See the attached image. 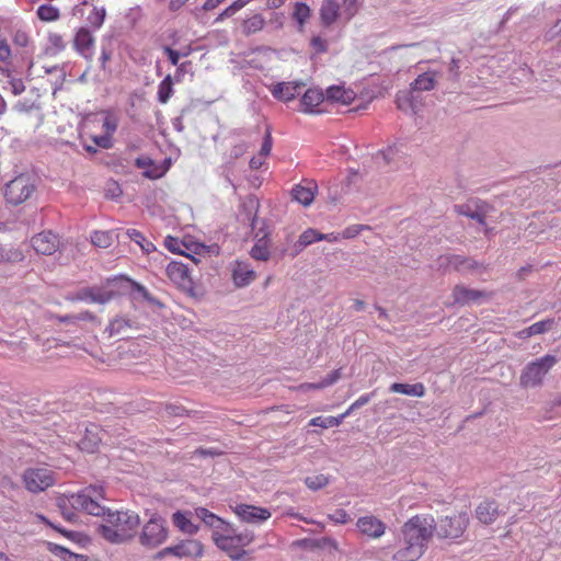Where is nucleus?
<instances>
[{
	"label": "nucleus",
	"instance_id": "nucleus-27",
	"mask_svg": "<svg viewBox=\"0 0 561 561\" xmlns=\"http://www.w3.org/2000/svg\"><path fill=\"white\" fill-rule=\"evenodd\" d=\"M114 293L100 287H92L83 289L80 298L90 302L104 305L112 300Z\"/></svg>",
	"mask_w": 561,
	"mask_h": 561
},
{
	"label": "nucleus",
	"instance_id": "nucleus-5",
	"mask_svg": "<svg viewBox=\"0 0 561 561\" xmlns=\"http://www.w3.org/2000/svg\"><path fill=\"white\" fill-rule=\"evenodd\" d=\"M557 364V358L553 355H545L528 365L523 369L519 383L523 388H535L542 383L545 376Z\"/></svg>",
	"mask_w": 561,
	"mask_h": 561
},
{
	"label": "nucleus",
	"instance_id": "nucleus-54",
	"mask_svg": "<svg viewBox=\"0 0 561 561\" xmlns=\"http://www.w3.org/2000/svg\"><path fill=\"white\" fill-rule=\"evenodd\" d=\"M164 245L167 249L173 253H183L181 250V242L179 239L173 237H167L164 240Z\"/></svg>",
	"mask_w": 561,
	"mask_h": 561
},
{
	"label": "nucleus",
	"instance_id": "nucleus-64",
	"mask_svg": "<svg viewBox=\"0 0 561 561\" xmlns=\"http://www.w3.org/2000/svg\"><path fill=\"white\" fill-rule=\"evenodd\" d=\"M363 229L362 226H357V225H354V226H350L347 227L343 232H342V237L345 238V239H352V238H355L359 232L360 230Z\"/></svg>",
	"mask_w": 561,
	"mask_h": 561
},
{
	"label": "nucleus",
	"instance_id": "nucleus-13",
	"mask_svg": "<svg viewBox=\"0 0 561 561\" xmlns=\"http://www.w3.org/2000/svg\"><path fill=\"white\" fill-rule=\"evenodd\" d=\"M317 191L318 185L314 181L305 180L293 187L291 196L299 204L309 206L313 202Z\"/></svg>",
	"mask_w": 561,
	"mask_h": 561
},
{
	"label": "nucleus",
	"instance_id": "nucleus-7",
	"mask_svg": "<svg viewBox=\"0 0 561 561\" xmlns=\"http://www.w3.org/2000/svg\"><path fill=\"white\" fill-rule=\"evenodd\" d=\"M55 473L47 467L28 468L23 473L25 488L33 493L42 492L55 483Z\"/></svg>",
	"mask_w": 561,
	"mask_h": 561
},
{
	"label": "nucleus",
	"instance_id": "nucleus-4",
	"mask_svg": "<svg viewBox=\"0 0 561 561\" xmlns=\"http://www.w3.org/2000/svg\"><path fill=\"white\" fill-rule=\"evenodd\" d=\"M435 531V519L432 515H416L410 518L402 528L404 539L425 547Z\"/></svg>",
	"mask_w": 561,
	"mask_h": 561
},
{
	"label": "nucleus",
	"instance_id": "nucleus-31",
	"mask_svg": "<svg viewBox=\"0 0 561 561\" xmlns=\"http://www.w3.org/2000/svg\"><path fill=\"white\" fill-rule=\"evenodd\" d=\"M190 513L178 511L172 515V522L176 528L187 535H195L198 526L194 525L188 517Z\"/></svg>",
	"mask_w": 561,
	"mask_h": 561
},
{
	"label": "nucleus",
	"instance_id": "nucleus-50",
	"mask_svg": "<svg viewBox=\"0 0 561 561\" xmlns=\"http://www.w3.org/2000/svg\"><path fill=\"white\" fill-rule=\"evenodd\" d=\"M117 118L113 115H106L103 119V131L104 134L108 135L112 137V135L115 133V130L117 129Z\"/></svg>",
	"mask_w": 561,
	"mask_h": 561
},
{
	"label": "nucleus",
	"instance_id": "nucleus-35",
	"mask_svg": "<svg viewBox=\"0 0 561 561\" xmlns=\"http://www.w3.org/2000/svg\"><path fill=\"white\" fill-rule=\"evenodd\" d=\"M455 209L458 214L478 221L481 226H486L485 211L483 210V206L479 207L477 210H471L468 205H458L455 206Z\"/></svg>",
	"mask_w": 561,
	"mask_h": 561
},
{
	"label": "nucleus",
	"instance_id": "nucleus-49",
	"mask_svg": "<svg viewBox=\"0 0 561 561\" xmlns=\"http://www.w3.org/2000/svg\"><path fill=\"white\" fill-rule=\"evenodd\" d=\"M13 43L19 47L26 48L31 45V37L25 31L18 30L13 35Z\"/></svg>",
	"mask_w": 561,
	"mask_h": 561
},
{
	"label": "nucleus",
	"instance_id": "nucleus-11",
	"mask_svg": "<svg viewBox=\"0 0 561 561\" xmlns=\"http://www.w3.org/2000/svg\"><path fill=\"white\" fill-rule=\"evenodd\" d=\"M33 249L44 255L53 254L59 247V238L51 231H43L32 238Z\"/></svg>",
	"mask_w": 561,
	"mask_h": 561
},
{
	"label": "nucleus",
	"instance_id": "nucleus-46",
	"mask_svg": "<svg viewBox=\"0 0 561 561\" xmlns=\"http://www.w3.org/2000/svg\"><path fill=\"white\" fill-rule=\"evenodd\" d=\"M305 483L310 490L317 491V490H320V489L324 488L325 485H328L329 477H327L324 474H316V476L307 477L305 479Z\"/></svg>",
	"mask_w": 561,
	"mask_h": 561
},
{
	"label": "nucleus",
	"instance_id": "nucleus-29",
	"mask_svg": "<svg viewBox=\"0 0 561 561\" xmlns=\"http://www.w3.org/2000/svg\"><path fill=\"white\" fill-rule=\"evenodd\" d=\"M463 264H471L469 262V257H465L461 255H455V254H447V255H442L438 257L439 268H443L446 272H450V271L461 272Z\"/></svg>",
	"mask_w": 561,
	"mask_h": 561
},
{
	"label": "nucleus",
	"instance_id": "nucleus-1",
	"mask_svg": "<svg viewBox=\"0 0 561 561\" xmlns=\"http://www.w3.org/2000/svg\"><path fill=\"white\" fill-rule=\"evenodd\" d=\"M102 499V486L89 485L77 493L58 497L57 505L64 517L69 522L76 519L75 511L103 516L99 530L110 542L122 543L133 539L140 524L138 514L131 511L106 512L105 507L100 504Z\"/></svg>",
	"mask_w": 561,
	"mask_h": 561
},
{
	"label": "nucleus",
	"instance_id": "nucleus-59",
	"mask_svg": "<svg viewBox=\"0 0 561 561\" xmlns=\"http://www.w3.org/2000/svg\"><path fill=\"white\" fill-rule=\"evenodd\" d=\"M10 90L14 95H19L25 90V85L21 79H11L9 81Z\"/></svg>",
	"mask_w": 561,
	"mask_h": 561
},
{
	"label": "nucleus",
	"instance_id": "nucleus-60",
	"mask_svg": "<svg viewBox=\"0 0 561 561\" xmlns=\"http://www.w3.org/2000/svg\"><path fill=\"white\" fill-rule=\"evenodd\" d=\"M460 60L453 58L448 68L449 76L453 80H457L460 75Z\"/></svg>",
	"mask_w": 561,
	"mask_h": 561
},
{
	"label": "nucleus",
	"instance_id": "nucleus-12",
	"mask_svg": "<svg viewBox=\"0 0 561 561\" xmlns=\"http://www.w3.org/2000/svg\"><path fill=\"white\" fill-rule=\"evenodd\" d=\"M356 527L363 535L374 539L380 538L386 531L385 523L373 515L359 517Z\"/></svg>",
	"mask_w": 561,
	"mask_h": 561
},
{
	"label": "nucleus",
	"instance_id": "nucleus-51",
	"mask_svg": "<svg viewBox=\"0 0 561 561\" xmlns=\"http://www.w3.org/2000/svg\"><path fill=\"white\" fill-rule=\"evenodd\" d=\"M125 327H129L128 320L124 318H117L110 323L108 329L111 334H118Z\"/></svg>",
	"mask_w": 561,
	"mask_h": 561
},
{
	"label": "nucleus",
	"instance_id": "nucleus-24",
	"mask_svg": "<svg viewBox=\"0 0 561 561\" xmlns=\"http://www.w3.org/2000/svg\"><path fill=\"white\" fill-rule=\"evenodd\" d=\"M116 279H119V280H124L126 283H128L130 285V288L133 290V298L134 299H138V298H141L144 300H146L149 305L151 306H154V307H159L161 308L163 305L157 299L154 298L148 290L147 288L133 280L131 278L129 277H126V276H119L118 278H115L114 280Z\"/></svg>",
	"mask_w": 561,
	"mask_h": 561
},
{
	"label": "nucleus",
	"instance_id": "nucleus-10",
	"mask_svg": "<svg viewBox=\"0 0 561 561\" xmlns=\"http://www.w3.org/2000/svg\"><path fill=\"white\" fill-rule=\"evenodd\" d=\"M204 547L201 541L196 539L182 540L178 545L167 547L159 553V558L172 554L178 558H199L202 557Z\"/></svg>",
	"mask_w": 561,
	"mask_h": 561
},
{
	"label": "nucleus",
	"instance_id": "nucleus-40",
	"mask_svg": "<svg viewBox=\"0 0 561 561\" xmlns=\"http://www.w3.org/2000/svg\"><path fill=\"white\" fill-rule=\"evenodd\" d=\"M65 47L62 37L59 34L50 33L47 38V45L44 53L46 55H56L61 51Z\"/></svg>",
	"mask_w": 561,
	"mask_h": 561
},
{
	"label": "nucleus",
	"instance_id": "nucleus-2",
	"mask_svg": "<svg viewBox=\"0 0 561 561\" xmlns=\"http://www.w3.org/2000/svg\"><path fill=\"white\" fill-rule=\"evenodd\" d=\"M254 538L255 535L252 530L238 531L233 525L227 523L220 531H217L214 542L220 550L227 552L232 560H240L247 554L243 548L252 543Z\"/></svg>",
	"mask_w": 561,
	"mask_h": 561
},
{
	"label": "nucleus",
	"instance_id": "nucleus-34",
	"mask_svg": "<svg viewBox=\"0 0 561 561\" xmlns=\"http://www.w3.org/2000/svg\"><path fill=\"white\" fill-rule=\"evenodd\" d=\"M173 92L172 77L168 75L158 85L157 99L161 104H165L173 95Z\"/></svg>",
	"mask_w": 561,
	"mask_h": 561
},
{
	"label": "nucleus",
	"instance_id": "nucleus-45",
	"mask_svg": "<svg viewBox=\"0 0 561 561\" xmlns=\"http://www.w3.org/2000/svg\"><path fill=\"white\" fill-rule=\"evenodd\" d=\"M316 230L314 229H307L306 231H304L300 236H299V239L297 241V243L295 244V250H296V253H299L301 252L306 247L312 244L313 242H316Z\"/></svg>",
	"mask_w": 561,
	"mask_h": 561
},
{
	"label": "nucleus",
	"instance_id": "nucleus-17",
	"mask_svg": "<svg viewBox=\"0 0 561 561\" xmlns=\"http://www.w3.org/2000/svg\"><path fill=\"white\" fill-rule=\"evenodd\" d=\"M454 302L459 305H469L471 302H478L482 298L486 297V294L482 290L470 289L462 285H457L453 289Z\"/></svg>",
	"mask_w": 561,
	"mask_h": 561
},
{
	"label": "nucleus",
	"instance_id": "nucleus-8",
	"mask_svg": "<svg viewBox=\"0 0 561 561\" xmlns=\"http://www.w3.org/2000/svg\"><path fill=\"white\" fill-rule=\"evenodd\" d=\"M469 523L466 513L456 514L454 516H446L435 523V531L440 538H459L466 530Z\"/></svg>",
	"mask_w": 561,
	"mask_h": 561
},
{
	"label": "nucleus",
	"instance_id": "nucleus-52",
	"mask_svg": "<svg viewBox=\"0 0 561 561\" xmlns=\"http://www.w3.org/2000/svg\"><path fill=\"white\" fill-rule=\"evenodd\" d=\"M329 517L335 524H346V523H348L351 520L350 515L344 510H336Z\"/></svg>",
	"mask_w": 561,
	"mask_h": 561
},
{
	"label": "nucleus",
	"instance_id": "nucleus-37",
	"mask_svg": "<svg viewBox=\"0 0 561 561\" xmlns=\"http://www.w3.org/2000/svg\"><path fill=\"white\" fill-rule=\"evenodd\" d=\"M553 324V319H546L538 321L524 331L520 332L522 336H533L547 332Z\"/></svg>",
	"mask_w": 561,
	"mask_h": 561
},
{
	"label": "nucleus",
	"instance_id": "nucleus-53",
	"mask_svg": "<svg viewBox=\"0 0 561 561\" xmlns=\"http://www.w3.org/2000/svg\"><path fill=\"white\" fill-rule=\"evenodd\" d=\"M312 48L317 53H325L328 50V43L320 36H313L310 42Z\"/></svg>",
	"mask_w": 561,
	"mask_h": 561
},
{
	"label": "nucleus",
	"instance_id": "nucleus-32",
	"mask_svg": "<svg viewBox=\"0 0 561 561\" xmlns=\"http://www.w3.org/2000/svg\"><path fill=\"white\" fill-rule=\"evenodd\" d=\"M390 391L394 393L421 398L425 393V387L421 382H416L413 385L394 382L390 386Z\"/></svg>",
	"mask_w": 561,
	"mask_h": 561
},
{
	"label": "nucleus",
	"instance_id": "nucleus-26",
	"mask_svg": "<svg viewBox=\"0 0 561 561\" xmlns=\"http://www.w3.org/2000/svg\"><path fill=\"white\" fill-rule=\"evenodd\" d=\"M168 277L176 285L184 286L188 280V270L181 262H170L165 267Z\"/></svg>",
	"mask_w": 561,
	"mask_h": 561
},
{
	"label": "nucleus",
	"instance_id": "nucleus-18",
	"mask_svg": "<svg viewBox=\"0 0 561 561\" xmlns=\"http://www.w3.org/2000/svg\"><path fill=\"white\" fill-rule=\"evenodd\" d=\"M424 549L425 547L420 543L403 538V546L394 553L393 559L397 561H416L424 553Z\"/></svg>",
	"mask_w": 561,
	"mask_h": 561
},
{
	"label": "nucleus",
	"instance_id": "nucleus-55",
	"mask_svg": "<svg viewBox=\"0 0 561 561\" xmlns=\"http://www.w3.org/2000/svg\"><path fill=\"white\" fill-rule=\"evenodd\" d=\"M11 59V48L5 39H0V62H9Z\"/></svg>",
	"mask_w": 561,
	"mask_h": 561
},
{
	"label": "nucleus",
	"instance_id": "nucleus-22",
	"mask_svg": "<svg viewBox=\"0 0 561 561\" xmlns=\"http://www.w3.org/2000/svg\"><path fill=\"white\" fill-rule=\"evenodd\" d=\"M324 100L322 90L311 88L308 89L300 101V111L304 113H313L316 107L319 106Z\"/></svg>",
	"mask_w": 561,
	"mask_h": 561
},
{
	"label": "nucleus",
	"instance_id": "nucleus-57",
	"mask_svg": "<svg viewBox=\"0 0 561 561\" xmlns=\"http://www.w3.org/2000/svg\"><path fill=\"white\" fill-rule=\"evenodd\" d=\"M340 378H341V369H335L321 380L320 386H323L324 388H327V387L335 383Z\"/></svg>",
	"mask_w": 561,
	"mask_h": 561
},
{
	"label": "nucleus",
	"instance_id": "nucleus-58",
	"mask_svg": "<svg viewBox=\"0 0 561 561\" xmlns=\"http://www.w3.org/2000/svg\"><path fill=\"white\" fill-rule=\"evenodd\" d=\"M340 378H341V369H335L321 380L320 386H323L324 388H327V387L335 383Z\"/></svg>",
	"mask_w": 561,
	"mask_h": 561
},
{
	"label": "nucleus",
	"instance_id": "nucleus-43",
	"mask_svg": "<svg viewBox=\"0 0 561 561\" xmlns=\"http://www.w3.org/2000/svg\"><path fill=\"white\" fill-rule=\"evenodd\" d=\"M37 16L44 22H53L59 18V10L51 4H42L37 9Z\"/></svg>",
	"mask_w": 561,
	"mask_h": 561
},
{
	"label": "nucleus",
	"instance_id": "nucleus-44",
	"mask_svg": "<svg viewBox=\"0 0 561 561\" xmlns=\"http://www.w3.org/2000/svg\"><path fill=\"white\" fill-rule=\"evenodd\" d=\"M92 43H93V37H92L90 31H88L85 28H81L78 31V33L76 34V38H75V44L79 50L83 51L85 49H89L90 46L92 45Z\"/></svg>",
	"mask_w": 561,
	"mask_h": 561
},
{
	"label": "nucleus",
	"instance_id": "nucleus-33",
	"mask_svg": "<svg viewBox=\"0 0 561 561\" xmlns=\"http://www.w3.org/2000/svg\"><path fill=\"white\" fill-rule=\"evenodd\" d=\"M126 234L131 241L137 243L146 254L156 251L154 244L151 241L147 240L146 237L140 231L136 229H128L126 231Z\"/></svg>",
	"mask_w": 561,
	"mask_h": 561
},
{
	"label": "nucleus",
	"instance_id": "nucleus-63",
	"mask_svg": "<svg viewBox=\"0 0 561 561\" xmlns=\"http://www.w3.org/2000/svg\"><path fill=\"white\" fill-rule=\"evenodd\" d=\"M163 51L167 54V56L169 57V59H170V61H171V64H172L173 66H176V65L179 64V60H180V58H181V54H180V51L174 50V49H172V48H171V47H169V46H165V47L163 48Z\"/></svg>",
	"mask_w": 561,
	"mask_h": 561
},
{
	"label": "nucleus",
	"instance_id": "nucleus-21",
	"mask_svg": "<svg viewBox=\"0 0 561 561\" xmlns=\"http://www.w3.org/2000/svg\"><path fill=\"white\" fill-rule=\"evenodd\" d=\"M101 433L102 431L98 425L91 424L88 426L84 436L79 442V448L87 453H94L102 440Z\"/></svg>",
	"mask_w": 561,
	"mask_h": 561
},
{
	"label": "nucleus",
	"instance_id": "nucleus-20",
	"mask_svg": "<svg viewBox=\"0 0 561 561\" xmlns=\"http://www.w3.org/2000/svg\"><path fill=\"white\" fill-rule=\"evenodd\" d=\"M255 239H256L255 243L250 251L251 257L256 261L265 262L271 257V251H270L271 241L268 239V233L262 232V230H260L255 234Z\"/></svg>",
	"mask_w": 561,
	"mask_h": 561
},
{
	"label": "nucleus",
	"instance_id": "nucleus-30",
	"mask_svg": "<svg viewBox=\"0 0 561 561\" xmlns=\"http://www.w3.org/2000/svg\"><path fill=\"white\" fill-rule=\"evenodd\" d=\"M327 98L342 104H351L355 99V92L344 87L332 85L327 90Z\"/></svg>",
	"mask_w": 561,
	"mask_h": 561
},
{
	"label": "nucleus",
	"instance_id": "nucleus-39",
	"mask_svg": "<svg viewBox=\"0 0 561 561\" xmlns=\"http://www.w3.org/2000/svg\"><path fill=\"white\" fill-rule=\"evenodd\" d=\"M311 15V10L308 4L304 2H297L294 8L293 18L299 24V28L301 30L306 22L309 20Z\"/></svg>",
	"mask_w": 561,
	"mask_h": 561
},
{
	"label": "nucleus",
	"instance_id": "nucleus-41",
	"mask_svg": "<svg viewBox=\"0 0 561 561\" xmlns=\"http://www.w3.org/2000/svg\"><path fill=\"white\" fill-rule=\"evenodd\" d=\"M91 241L94 245L99 248L106 249L112 245L114 241V232L113 231H94L91 236Z\"/></svg>",
	"mask_w": 561,
	"mask_h": 561
},
{
	"label": "nucleus",
	"instance_id": "nucleus-28",
	"mask_svg": "<svg viewBox=\"0 0 561 561\" xmlns=\"http://www.w3.org/2000/svg\"><path fill=\"white\" fill-rule=\"evenodd\" d=\"M195 514L201 520H203L207 526H209L213 529V539L215 538L217 531H220L224 528V526L228 523L225 522L219 516L215 515L214 513L209 512L205 507L195 508Z\"/></svg>",
	"mask_w": 561,
	"mask_h": 561
},
{
	"label": "nucleus",
	"instance_id": "nucleus-62",
	"mask_svg": "<svg viewBox=\"0 0 561 561\" xmlns=\"http://www.w3.org/2000/svg\"><path fill=\"white\" fill-rule=\"evenodd\" d=\"M331 421L330 416L323 417V416H317L310 420L309 425L311 426H319L322 428H329L332 427V425H329V422Z\"/></svg>",
	"mask_w": 561,
	"mask_h": 561
},
{
	"label": "nucleus",
	"instance_id": "nucleus-23",
	"mask_svg": "<svg viewBox=\"0 0 561 561\" xmlns=\"http://www.w3.org/2000/svg\"><path fill=\"white\" fill-rule=\"evenodd\" d=\"M439 71L428 70L417 76L411 83L412 91L425 92L431 91L435 88Z\"/></svg>",
	"mask_w": 561,
	"mask_h": 561
},
{
	"label": "nucleus",
	"instance_id": "nucleus-61",
	"mask_svg": "<svg viewBox=\"0 0 561 561\" xmlns=\"http://www.w3.org/2000/svg\"><path fill=\"white\" fill-rule=\"evenodd\" d=\"M250 2V0H236L229 8L226 9L225 14L226 15H232L240 9H242L244 5H247Z\"/></svg>",
	"mask_w": 561,
	"mask_h": 561
},
{
	"label": "nucleus",
	"instance_id": "nucleus-38",
	"mask_svg": "<svg viewBox=\"0 0 561 561\" xmlns=\"http://www.w3.org/2000/svg\"><path fill=\"white\" fill-rule=\"evenodd\" d=\"M401 144H394L389 146L387 149L379 151L375 157L377 163H380V160H382L385 164L394 161L396 157L401 152Z\"/></svg>",
	"mask_w": 561,
	"mask_h": 561
},
{
	"label": "nucleus",
	"instance_id": "nucleus-36",
	"mask_svg": "<svg viewBox=\"0 0 561 561\" xmlns=\"http://www.w3.org/2000/svg\"><path fill=\"white\" fill-rule=\"evenodd\" d=\"M49 550L64 561H85L84 556L71 552L67 548L56 543H49Z\"/></svg>",
	"mask_w": 561,
	"mask_h": 561
},
{
	"label": "nucleus",
	"instance_id": "nucleus-42",
	"mask_svg": "<svg viewBox=\"0 0 561 561\" xmlns=\"http://www.w3.org/2000/svg\"><path fill=\"white\" fill-rule=\"evenodd\" d=\"M342 19L345 23L350 22L359 11L358 0H342Z\"/></svg>",
	"mask_w": 561,
	"mask_h": 561
},
{
	"label": "nucleus",
	"instance_id": "nucleus-25",
	"mask_svg": "<svg viewBox=\"0 0 561 561\" xmlns=\"http://www.w3.org/2000/svg\"><path fill=\"white\" fill-rule=\"evenodd\" d=\"M232 278L236 286L244 287L255 279V272L250 267L249 264L238 262L233 267Z\"/></svg>",
	"mask_w": 561,
	"mask_h": 561
},
{
	"label": "nucleus",
	"instance_id": "nucleus-19",
	"mask_svg": "<svg viewBox=\"0 0 561 561\" xmlns=\"http://www.w3.org/2000/svg\"><path fill=\"white\" fill-rule=\"evenodd\" d=\"M135 164L139 169H144V173H142L144 176L151 179V180H157V179L162 178L169 168L167 164H157L153 160H151L148 157L137 158L135 161Z\"/></svg>",
	"mask_w": 561,
	"mask_h": 561
},
{
	"label": "nucleus",
	"instance_id": "nucleus-3",
	"mask_svg": "<svg viewBox=\"0 0 561 561\" xmlns=\"http://www.w3.org/2000/svg\"><path fill=\"white\" fill-rule=\"evenodd\" d=\"M37 188L38 179L34 174L20 173L4 184L3 197L8 205L16 207L30 201Z\"/></svg>",
	"mask_w": 561,
	"mask_h": 561
},
{
	"label": "nucleus",
	"instance_id": "nucleus-15",
	"mask_svg": "<svg viewBox=\"0 0 561 561\" xmlns=\"http://www.w3.org/2000/svg\"><path fill=\"white\" fill-rule=\"evenodd\" d=\"M305 85L302 82H279L271 88L272 95L283 102H289L299 94L301 88Z\"/></svg>",
	"mask_w": 561,
	"mask_h": 561
},
{
	"label": "nucleus",
	"instance_id": "nucleus-56",
	"mask_svg": "<svg viewBox=\"0 0 561 561\" xmlns=\"http://www.w3.org/2000/svg\"><path fill=\"white\" fill-rule=\"evenodd\" d=\"M93 142L100 148L108 149L112 147V137L106 134L94 136Z\"/></svg>",
	"mask_w": 561,
	"mask_h": 561
},
{
	"label": "nucleus",
	"instance_id": "nucleus-47",
	"mask_svg": "<svg viewBox=\"0 0 561 561\" xmlns=\"http://www.w3.org/2000/svg\"><path fill=\"white\" fill-rule=\"evenodd\" d=\"M264 26V19L256 14L244 22V30L248 34L256 33Z\"/></svg>",
	"mask_w": 561,
	"mask_h": 561
},
{
	"label": "nucleus",
	"instance_id": "nucleus-16",
	"mask_svg": "<svg viewBox=\"0 0 561 561\" xmlns=\"http://www.w3.org/2000/svg\"><path fill=\"white\" fill-rule=\"evenodd\" d=\"M504 513L494 500H485L476 507V516L484 525L494 523Z\"/></svg>",
	"mask_w": 561,
	"mask_h": 561
},
{
	"label": "nucleus",
	"instance_id": "nucleus-14",
	"mask_svg": "<svg viewBox=\"0 0 561 561\" xmlns=\"http://www.w3.org/2000/svg\"><path fill=\"white\" fill-rule=\"evenodd\" d=\"M319 18L323 27H331L340 18L341 7L335 0H323L319 9Z\"/></svg>",
	"mask_w": 561,
	"mask_h": 561
},
{
	"label": "nucleus",
	"instance_id": "nucleus-48",
	"mask_svg": "<svg viewBox=\"0 0 561 561\" xmlns=\"http://www.w3.org/2000/svg\"><path fill=\"white\" fill-rule=\"evenodd\" d=\"M105 14L106 13L104 8H94L93 11L89 14L88 21L92 26L99 28L104 22Z\"/></svg>",
	"mask_w": 561,
	"mask_h": 561
},
{
	"label": "nucleus",
	"instance_id": "nucleus-6",
	"mask_svg": "<svg viewBox=\"0 0 561 561\" xmlns=\"http://www.w3.org/2000/svg\"><path fill=\"white\" fill-rule=\"evenodd\" d=\"M169 536V530L165 525V520L154 514L151 518L142 526L139 534V543L148 549H153L162 545Z\"/></svg>",
	"mask_w": 561,
	"mask_h": 561
},
{
	"label": "nucleus",
	"instance_id": "nucleus-9",
	"mask_svg": "<svg viewBox=\"0 0 561 561\" xmlns=\"http://www.w3.org/2000/svg\"><path fill=\"white\" fill-rule=\"evenodd\" d=\"M240 522L260 526L272 516L266 507L255 506L251 504L240 503L231 507Z\"/></svg>",
	"mask_w": 561,
	"mask_h": 561
}]
</instances>
